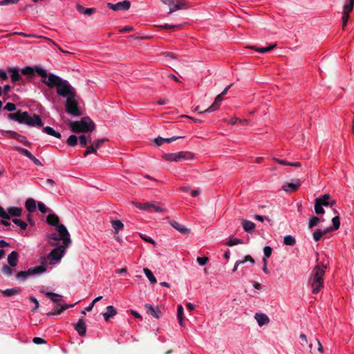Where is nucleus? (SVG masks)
<instances>
[{
    "label": "nucleus",
    "instance_id": "1",
    "mask_svg": "<svg viewBox=\"0 0 354 354\" xmlns=\"http://www.w3.org/2000/svg\"><path fill=\"white\" fill-rule=\"evenodd\" d=\"M48 237L53 241H62V244L57 245L47 256L49 264L56 265L60 262L65 254L66 248L71 243L70 234L64 225H59L57 227V232L50 234Z\"/></svg>",
    "mask_w": 354,
    "mask_h": 354
},
{
    "label": "nucleus",
    "instance_id": "2",
    "mask_svg": "<svg viewBox=\"0 0 354 354\" xmlns=\"http://www.w3.org/2000/svg\"><path fill=\"white\" fill-rule=\"evenodd\" d=\"M44 84L49 88L55 87L57 95L64 98L75 95V89L70 83L53 73L48 74L47 79L44 80Z\"/></svg>",
    "mask_w": 354,
    "mask_h": 354
},
{
    "label": "nucleus",
    "instance_id": "3",
    "mask_svg": "<svg viewBox=\"0 0 354 354\" xmlns=\"http://www.w3.org/2000/svg\"><path fill=\"white\" fill-rule=\"evenodd\" d=\"M326 266L324 264H317L311 272L309 279V283L312 288L313 294H317L324 287V275L325 274Z\"/></svg>",
    "mask_w": 354,
    "mask_h": 354
},
{
    "label": "nucleus",
    "instance_id": "4",
    "mask_svg": "<svg viewBox=\"0 0 354 354\" xmlns=\"http://www.w3.org/2000/svg\"><path fill=\"white\" fill-rule=\"evenodd\" d=\"M8 118L30 127H41L44 124L39 115L33 114L30 115L27 111L9 113Z\"/></svg>",
    "mask_w": 354,
    "mask_h": 354
},
{
    "label": "nucleus",
    "instance_id": "5",
    "mask_svg": "<svg viewBox=\"0 0 354 354\" xmlns=\"http://www.w3.org/2000/svg\"><path fill=\"white\" fill-rule=\"evenodd\" d=\"M71 128L74 132H87L92 131L95 128V125L89 118L85 117L82 118L80 121L72 122Z\"/></svg>",
    "mask_w": 354,
    "mask_h": 354
},
{
    "label": "nucleus",
    "instance_id": "6",
    "mask_svg": "<svg viewBox=\"0 0 354 354\" xmlns=\"http://www.w3.org/2000/svg\"><path fill=\"white\" fill-rule=\"evenodd\" d=\"M162 157L167 161L180 162L185 160L193 159L194 155L188 151H180L176 153H165Z\"/></svg>",
    "mask_w": 354,
    "mask_h": 354
},
{
    "label": "nucleus",
    "instance_id": "7",
    "mask_svg": "<svg viewBox=\"0 0 354 354\" xmlns=\"http://www.w3.org/2000/svg\"><path fill=\"white\" fill-rule=\"evenodd\" d=\"M66 99L65 104L66 111L73 115L79 116L81 112L78 108V102L77 95L68 97Z\"/></svg>",
    "mask_w": 354,
    "mask_h": 354
},
{
    "label": "nucleus",
    "instance_id": "8",
    "mask_svg": "<svg viewBox=\"0 0 354 354\" xmlns=\"http://www.w3.org/2000/svg\"><path fill=\"white\" fill-rule=\"evenodd\" d=\"M21 73L24 75H29L30 77L34 76L35 73H37L41 78V82L44 83V80H46L48 74L44 68L41 66H26L21 69Z\"/></svg>",
    "mask_w": 354,
    "mask_h": 354
},
{
    "label": "nucleus",
    "instance_id": "9",
    "mask_svg": "<svg viewBox=\"0 0 354 354\" xmlns=\"http://www.w3.org/2000/svg\"><path fill=\"white\" fill-rule=\"evenodd\" d=\"M22 214V209L18 207H10L5 209L0 205V217L3 219H9L10 216L18 217Z\"/></svg>",
    "mask_w": 354,
    "mask_h": 354
},
{
    "label": "nucleus",
    "instance_id": "10",
    "mask_svg": "<svg viewBox=\"0 0 354 354\" xmlns=\"http://www.w3.org/2000/svg\"><path fill=\"white\" fill-rule=\"evenodd\" d=\"M107 6L109 8L114 10H128L130 8L131 3L128 0H124L123 1L118 2L116 3H108Z\"/></svg>",
    "mask_w": 354,
    "mask_h": 354
},
{
    "label": "nucleus",
    "instance_id": "11",
    "mask_svg": "<svg viewBox=\"0 0 354 354\" xmlns=\"http://www.w3.org/2000/svg\"><path fill=\"white\" fill-rule=\"evenodd\" d=\"M301 186V181L299 179H295L292 183H286L282 185V189L286 192L296 191Z\"/></svg>",
    "mask_w": 354,
    "mask_h": 354
},
{
    "label": "nucleus",
    "instance_id": "12",
    "mask_svg": "<svg viewBox=\"0 0 354 354\" xmlns=\"http://www.w3.org/2000/svg\"><path fill=\"white\" fill-rule=\"evenodd\" d=\"M45 261H46V259H44L41 261V266H35V267L29 268L28 270H29L30 275L32 276V275L41 274L45 272L47 270L46 266L45 265Z\"/></svg>",
    "mask_w": 354,
    "mask_h": 354
},
{
    "label": "nucleus",
    "instance_id": "13",
    "mask_svg": "<svg viewBox=\"0 0 354 354\" xmlns=\"http://www.w3.org/2000/svg\"><path fill=\"white\" fill-rule=\"evenodd\" d=\"M74 327L80 336H84L86 335V327L83 318H80L78 322L74 325Z\"/></svg>",
    "mask_w": 354,
    "mask_h": 354
},
{
    "label": "nucleus",
    "instance_id": "14",
    "mask_svg": "<svg viewBox=\"0 0 354 354\" xmlns=\"http://www.w3.org/2000/svg\"><path fill=\"white\" fill-rule=\"evenodd\" d=\"M254 318L257 320L259 326H263L270 322L269 317L264 313H256Z\"/></svg>",
    "mask_w": 354,
    "mask_h": 354
},
{
    "label": "nucleus",
    "instance_id": "15",
    "mask_svg": "<svg viewBox=\"0 0 354 354\" xmlns=\"http://www.w3.org/2000/svg\"><path fill=\"white\" fill-rule=\"evenodd\" d=\"M222 100L223 97H221V95H217L213 104L209 108H207L203 112H200L198 114L201 115L204 113H210L214 111L216 109V107L221 104Z\"/></svg>",
    "mask_w": 354,
    "mask_h": 354
},
{
    "label": "nucleus",
    "instance_id": "16",
    "mask_svg": "<svg viewBox=\"0 0 354 354\" xmlns=\"http://www.w3.org/2000/svg\"><path fill=\"white\" fill-rule=\"evenodd\" d=\"M7 70L11 73L10 77L12 82H19L22 79V77L19 74V70L17 68L8 67Z\"/></svg>",
    "mask_w": 354,
    "mask_h": 354
},
{
    "label": "nucleus",
    "instance_id": "17",
    "mask_svg": "<svg viewBox=\"0 0 354 354\" xmlns=\"http://www.w3.org/2000/svg\"><path fill=\"white\" fill-rule=\"evenodd\" d=\"M170 224L174 228L176 229V230H178L179 232H180L181 234H187L189 233L190 230L187 228L185 225H181L180 223H178L177 221H171L170 222Z\"/></svg>",
    "mask_w": 354,
    "mask_h": 354
},
{
    "label": "nucleus",
    "instance_id": "18",
    "mask_svg": "<svg viewBox=\"0 0 354 354\" xmlns=\"http://www.w3.org/2000/svg\"><path fill=\"white\" fill-rule=\"evenodd\" d=\"M117 314L116 309L113 306H108L106 307V312L102 314L105 321H109L110 318L114 317Z\"/></svg>",
    "mask_w": 354,
    "mask_h": 354
},
{
    "label": "nucleus",
    "instance_id": "19",
    "mask_svg": "<svg viewBox=\"0 0 354 354\" xmlns=\"http://www.w3.org/2000/svg\"><path fill=\"white\" fill-rule=\"evenodd\" d=\"M18 253L16 251H12L8 256V263L10 266L11 267H15L17 265L18 263Z\"/></svg>",
    "mask_w": 354,
    "mask_h": 354
},
{
    "label": "nucleus",
    "instance_id": "20",
    "mask_svg": "<svg viewBox=\"0 0 354 354\" xmlns=\"http://www.w3.org/2000/svg\"><path fill=\"white\" fill-rule=\"evenodd\" d=\"M185 8H187L185 3L180 2L178 0H176L174 1V4L169 8V14H171L177 10L184 9Z\"/></svg>",
    "mask_w": 354,
    "mask_h": 354
},
{
    "label": "nucleus",
    "instance_id": "21",
    "mask_svg": "<svg viewBox=\"0 0 354 354\" xmlns=\"http://www.w3.org/2000/svg\"><path fill=\"white\" fill-rule=\"evenodd\" d=\"M46 221L49 225L56 226V227L60 225L59 224V217L55 214H49L47 216Z\"/></svg>",
    "mask_w": 354,
    "mask_h": 354
},
{
    "label": "nucleus",
    "instance_id": "22",
    "mask_svg": "<svg viewBox=\"0 0 354 354\" xmlns=\"http://www.w3.org/2000/svg\"><path fill=\"white\" fill-rule=\"evenodd\" d=\"M145 308L147 310V313L153 315L156 318L159 317L160 310L159 309L153 308L151 304H147L145 305Z\"/></svg>",
    "mask_w": 354,
    "mask_h": 354
},
{
    "label": "nucleus",
    "instance_id": "23",
    "mask_svg": "<svg viewBox=\"0 0 354 354\" xmlns=\"http://www.w3.org/2000/svg\"><path fill=\"white\" fill-rule=\"evenodd\" d=\"M25 207L29 212H32L36 209V202L32 198H28L25 203Z\"/></svg>",
    "mask_w": 354,
    "mask_h": 354
},
{
    "label": "nucleus",
    "instance_id": "24",
    "mask_svg": "<svg viewBox=\"0 0 354 354\" xmlns=\"http://www.w3.org/2000/svg\"><path fill=\"white\" fill-rule=\"evenodd\" d=\"M42 131L46 134L54 136L57 138H61V134L50 127H45L43 128Z\"/></svg>",
    "mask_w": 354,
    "mask_h": 354
},
{
    "label": "nucleus",
    "instance_id": "25",
    "mask_svg": "<svg viewBox=\"0 0 354 354\" xmlns=\"http://www.w3.org/2000/svg\"><path fill=\"white\" fill-rule=\"evenodd\" d=\"M21 292V289L19 288H13L6 289L2 291V294L5 297H11L14 295H18Z\"/></svg>",
    "mask_w": 354,
    "mask_h": 354
},
{
    "label": "nucleus",
    "instance_id": "26",
    "mask_svg": "<svg viewBox=\"0 0 354 354\" xmlns=\"http://www.w3.org/2000/svg\"><path fill=\"white\" fill-rule=\"evenodd\" d=\"M177 318L178 320V323L180 326H184L185 323L183 321L184 319V311L183 308L181 305H178L177 308Z\"/></svg>",
    "mask_w": 354,
    "mask_h": 354
},
{
    "label": "nucleus",
    "instance_id": "27",
    "mask_svg": "<svg viewBox=\"0 0 354 354\" xmlns=\"http://www.w3.org/2000/svg\"><path fill=\"white\" fill-rule=\"evenodd\" d=\"M242 225H243V230L248 232L252 231L254 230V228L255 227V224L253 222H252L250 221H248V220H243V223H242Z\"/></svg>",
    "mask_w": 354,
    "mask_h": 354
},
{
    "label": "nucleus",
    "instance_id": "28",
    "mask_svg": "<svg viewBox=\"0 0 354 354\" xmlns=\"http://www.w3.org/2000/svg\"><path fill=\"white\" fill-rule=\"evenodd\" d=\"M75 304H65L62 306H56L51 312L52 315H59L60 314L63 310H66L71 307H73Z\"/></svg>",
    "mask_w": 354,
    "mask_h": 354
},
{
    "label": "nucleus",
    "instance_id": "29",
    "mask_svg": "<svg viewBox=\"0 0 354 354\" xmlns=\"http://www.w3.org/2000/svg\"><path fill=\"white\" fill-rule=\"evenodd\" d=\"M80 141V145L84 147H85L88 143L91 142L92 138L91 135L86 136V135H82L78 138Z\"/></svg>",
    "mask_w": 354,
    "mask_h": 354
},
{
    "label": "nucleus",
    "instance_id": "30",
    "mask_svg": "<svg viewBox=\"0 0 354 354\" xmlns=\"http://www.w3.org/2000/svg\"><path fill=\"white\" fill-rule=\"evenodd\" d=\"M44 294L46 296L48 297L52 301L55 303H58L62 298V295L52 292H45Z\"/></svg>",
    "mask_w": 354,
    "mask_h": 354
},
{
    "label": "nucleus",
    "instance_id": "31",
    "mask_svg": "<svg viewBox=\"0 0 354 354\" xmlns=\"http://www.w3.org/2000/svg\"><path fill=\"white\" fill-rule=\"evenodd\" d=\"M354 1L346 0L343 9V13L349 15L353 10Z\"/></svg>",
    "mask_w": 354,
    "mask_h": 354
},
{
    "label": "nucleus",
    "instance_id": "32",
    "mask_svg": "<svg viewBox=\"0 0 354 354\" xmlns=\"http://www.w3.org/2000/svg\"><path fill=\"white\" fill-rule=\"evenodd\" d=\"M277 44H271L269 45L268 47H263V48H257V47H252V49H254L257 52L261 53H266L272 49H274L276 47Z\"/></svg>",
    "mask_w": 354,
    "mask_h": 354
},
{
    "label": "nucleus",
    "instance_id": "33",
    "mask_svg": "<svg viewBox=\"0 0 354 354\" xmlns=\"http://www.w3.org/2000/svg\"><path fill=\"white\" fill-rule=\"evenodd\" d=\"M143 272L145 274V275L147 277V279H149V281L151 283H156V281H156V278L155 277V276L153 275V274L152 273V272L149 269L144 268L143 269Z\"/></svg>",
    "mask_w": 354,
    "mask_h": 354
},
{
    "label": "nucleus",
    "instance_id": "34",
    "mask_svg": "<svg viewBox=\"0 0 354 354\" xmlns=\"http://www.w3.org/2000/svg\"><path fill=\"white\" fill-rule=\"evenodd\" d=\"M111 225L114 229L115 233H118L124 227L123 223L119 220H113L111 221Z\"/></svg>",
    "mask_w": 354,
    "mask_h": 354
},
{
    "label": "nucleus",
    "instance_id": "35",
    "mask_svg": "<svg viewBox=\"0 0 354 354\" xmlns=\"http://www.w3.org/2000/svg\"><path fill=\"white\" fill-rule=\"evenodd\" d=\"M295 243L296 240L292 235H286L283 237V243L286 245L292 246Z\"/></svg>",
    "mask_w": 354,
    "mask_h": 354
},
{
    "label": "nucleus",
    "instance_id": "36",
    "mask_svg": "<svg viewBox=\"0 0 354 354\" xmlns=\"http://www.w3.org/2000/svg\"><path fill=\"white\" fill-rule=\"evenodd\" d=\"M30 276L29 270H28L19 272L16 275V278L20 281H26Z\"/></svg>",
    "mask_w": 354,
    "mask_h": 354
},
{
    "label": "nucleus",
    "instance_id": "37",
    "mask_svg": "<svg viewBox=\"0 0 354 354\" xmlns=\"http://www.w3.org/2000/svg\"><path fill=\"white\" fill-rule=\"evenodd\" d=\"M320 200H315V212L317 214H322L324 213V210L322 207V205L319 203Z\"/></svg>",
    "mask_w": 354,
    "mask_h": 354
},
{
    "label": "nucleus",
    "instance_id": "38",
    "mask_svg": "<svg viewBox=\"0 0 354 354\" xmlns=\"http://www.w3.org/2000/svg\"><path fill=\"white\" fill-rule=\"evenodd\" d=\"M12 222L16 225H17L18 227H19L21 230H26L27 228V223L22 221V220H20V219H18V218H13L12 219Z\"/></svg>",
    "mask_w": 354,
    "mask_h": 354
},
{
    "label": "nucleus",
    "instance_id": "39",
    "mask_svg": "<svg viewBox=\"0 0 354 354\" xmlns=\"http://www.w3.org/2000/svg\"><path fill=\"white\" fill-rule=\"evenodd\" d=\"M330 198L329 194H324L322 197L317 198L315 200H320L319 203L323 206H328L329 205L328 199Z\"/></svg>",
    "mask_w": 354,
    "mask_h": 354
},
{
    "label": "nucleus",
    "instance_id": "40",
    "mask_svg": "<svg viewBox=\"0 0 354 354\" xmlns=\"http://www.w3.org/2000/svg\"><path fill=\"white\" fill-rule=\"evenodd\" d=\"M77 141H78V138H77V137L76 136L71 135L68 138L66 143H67L68 145L73 147V146L77 145Z\"/></svg>",
    "mask_w": 354,
    "mask_h": 354
},
{
    "label": "nucleus",
    "instance_id": "41",
    "mask_svg": "<svg viewBox=\"0 0 354 354\" xmlns=\"http://www.w3.org/2000/svg\"><path fill=\"white\" fill-rule=\"evenodd\" d=\"M77 10L82 13H84L87 15H91L95 12L94 8H84L81 6H77Z\"/></svg>",
    "mask_w": 354,
    "mask_h": 354
},
{
    "label": "nucleus",
    "instance_id": "42",
    "mask_svg": "<svg viewBox=\"0 0 354 354\" xmlns=\"http://www.w3.org/2000/svg\"><path fill=\"white\" fill-rule=\"evenodd\" d=\"M15 150L19 151L21 154L26 156L27 158H30V156H32V153L27 149L21 148L20 147H16Z\"/></svg>",
    "mask_w": 354,
    "mask_h": 354
},
{
    "label": "nucleus",
    "instance_id": "43",
    "mask_svg": "<svg viewBox=\"0 0 354 354\" xmlns=\"http://www.w3.org/2000/svg\"><path fill=\"white\" fill-rule=\"evenodd\" d=\"M242 243H243V241L241 239L235 238V239L229 240L227 243V245L228 246L232 247V246H234V245H236L238 244H242Z\"/></svg>",
    "mask_w": 354,
    "mask_h": 354
},
{
    "label": "nucleus",
    "instance_id": "44",
    "mask_svg": "<svg viewBox=\"0 0 354 354\" xmlns=\"http://www.w3.org/2000/svg\"><path fill=\"white\" fill-rule=\"evenodd\" d=\"M2 134L3 136H6L9 138H12L15 139H17L19 136L17 133L12 131H2Z\"/></svg>",
    "mask_w": 354,
    "mask_h": 354
},
{
    "label": "nucleus",
    "instance_id": "45",
    "mask_svg": "<svg viewBox=\"0 0 354 354\" xmlns=\"http://www.w3.org/2000/svg\"><path fill=\"white\" fill-rule=\"evenodd\" d=\"M161 29H175V28H180L182 27L181 24H176V25H170L165 24L164 25H161L159 26Z\"/></svg>",
    "mask_w": 354,
    "mask_h": 354
},
{
    "label": "nucleus",
    "instance_id": "46",
    "mask_svg": "<svg viewBox=\"0 0 354 354\" xmlns=\"http://www.w3.org/2000/svg\"><path fill=\"white\" fill-rule=\"evenodd\" d=\"M319 221L320 219L317 216L312 217L308 223L309 228H313V227L316 226L319 222Z\"/></svg>",
    "mask_w": 354,
    "mask_h": 354
},
{
    "label": "nucleus",
    "instance_id": "47",
    "mask_svg": "<svg viewBox=\"0 0 354 354\" xmlns=\"http://www.w3.org/2000/svg\"><path fill=\"white\" fill-rule=\"evenodd\" d=\"M1 271L3 274L8 277L12 276L13 274L12 270L10 268V266L6 265L3 266Z\"/></svg>",
    "mask_w": 354,
    "mask_h": 354
},
{
    "label": "nucleus",
    "instance_id": "48",
    "mask_svg": "<svg viewBox=\"0 0 354 354\" xmlns=\"http://www.w3.org/2000/svg\"><path fill=\"white\" fill-rule=\"evenodd\" d=\"M136 207L140 209L150 210L151 209V203H138L136 205Z\"/></svg>",
    "mask_w": 354,
    "mask_h": 354
},
{
    "label": "nucleus",
    "instance_id": "49",
    "mask_svg": "<svg viewBox=\"0 0 354 354\" xmlns=\"http://www.w3.org/2000/svg\"><path fill=\"white\" fill-rule=\"evenodd\" d=\"M323 236H324V233L322 232V230H317L313 233V239L316 241H319Z\"/></svg>",
    "mask_w": 354,
    "mask_h": 354
},
{
    "label": "nucleus",
    "instance_id": "50",
    "mask_svg": "<svg viewBox=\"0 0 354 354\" xmlns=\"http://www.w3.org/2000/svg\"><path fill=\"white\" fill-rule=\"evenodd\" d=\"M332 222H333V226L332 227L333 228V230H337L340 225L339 217L338 216H335L334 218H333Z\"/></svg>",
    "mask_w": 354,
    "mask_h": 354
},
{
    "label": "nucleus",
    "instance_id": "51",
    "mask_svg": "<svg viewBox=\"0 0 354 354\" xmlns=\"http://www.w3.org/2000/svg\"><path fill=\"white\" fill-rule=\"evenodd\" d=\"M97 153V149L95 148V146H93V145H91V146H89L87 149L85 151V152L84 153V156H87L88 154H91V153Z\"/></svg>",
    "mask_w": 354,
    "mask_h": 354
},
{
    "label": "nucleus",
    "instance_id": "52",
    "mask_svg": "<svg viewBox=\"0 0 354 354\" xmlns=\"http://www.w3.org/2000/svg\"><path fill=\"white\" fill-rule=\"evenodd\" d=\"M228 122L231 124H235L237 122H239V123L246 122V123H248L249 121L248 120H242L241 119L238 118H230Z\"/></svg>",
    "mask_w": 354,
    "mask_h": 354
},
{
    "label": "nucleus",
    "instance_id": "53",
    "mask_svg": "<svg viewBox=\"0 0 354 354\" xmlns=\"http://www.w3.org/2000/svg\"><path fill=\"white\" fill-rule=\"evenodd\" d=\"M151 209L157 212H162L164 210V209L156 203H151Z\"/></svg>",
    "mask_w": 354,
    "mask_h": 354
},
{
    "label": "nucleus",
    "instance_id": "54",
    "mask_svg": "<svg viewBox=\"0 0 354 354\" xmlns=\"http://www.w3.org/2000/svg\"><path fill=\"white\" fill-rule=\"evenodd\" d=\"M196 261L200 266H205L208 261V258L207 257H198Z\"/></svg>",
    "mask_w": 354,
    "mask_h": 354
},
{
    "label": "nucleus",
    "instance_id": "55",
    "mask_svg": "<svg viewBox=\"0 0 354 354\" xmlns=\"http://www.w3.org/2000/svg\"><path fill=\"white\" fill-rule=\"evenodd\" d=\"M272 249L270 246H265L263 248V254L265 257H270L272 254Z\"/></svg>",
    "mask_w": 354,
    "mask_h": 354
},
{
    "label": "nucleus",
    "instance_id": "56",
    "mask_svg": "<svg viewBox=\"0 0 354 354\" xmlns=\"http://www.w3.org/2000/svg\"><path fill=\"white\" fill-rule=\"evenodd\" d=\"M4 109L8 111H14L16 110V106L13 103L8 102L4 106Z\"/></svg>",
    "mask_w": 354,
    "mask_h": 354
},
{
    "label": "nucleus",
    "instance_id": "57",
    "mask_svg": "<svg viewBox=\"0 0 354 354\" xmlns=\"http://www.w3.org/2000/svg\"><path fill=\"white\" fill-rule=\"evenodd\" d=\"M106 140H107V139H106V138H102V139L97 140L96 141H95L93 142V145L95 146V148L96 149H97Z\"/></svg>",
    "mask_w": 354,
    "mask_h": 354
},
{
    "label": "nucleus",
    "instance_id": "58",
    "mask_svg": "<svg viewBox=\"0 0 354 354\" xmlns=\"http://www.w3.org/2000/svg\"><path fill=\"white\" fill-rule=\"evenodd\" d=\"M38 209L41 213H46L47 212V207L46 206L41 202L38 203Z\"/></svg>",
    "mask_w": 354,
    "mask_h": 354
},
{
    "label": "nucleus",
    "instance_id": "59",
    "mask_svg": "<svg viewBox=\"0 0 354 354\" xmlns=\"http://www.w3.org/2000/svg\"><path fill=\"white\" fill-rule=\"evenodd\" d=\"M349 19V15L343 13L342 15V28H344L347 25Z\"/></svg>",
    "mask_w": 354,
    "mask_h": 354
},
{
    "label": "nucleus",
    "instance_id": "60",
    "mask_svg": "<svg viewBox=\"0 0 354 354\" xmlns=\"http://www.w3.org/2000/svg\"><path fill=\"white\" fill-rule=\"evenodd\" d=\"M300 339H301V342H300V344L302 346H306L307 344H308V340H307V337L306 336V335H304V333H301L299 336Z\"/></svg>",
    "mask_w": 354,
    "mask_h": 354
},
{
    "label": "nucleus",
    "instance_id": "61",
    "mask_svg": "<svg viewBox=\"0 0 354 354\" xmlns=\"http://www.w3.org/2000/svg\"><path fill=\"white\" fill-rule=\"evenodd\" d=\"M16 140H17L19 142L24 144V145H28V144L27 139L21 135L19 134V136Z\"/></svg>",
    "mask_w": 354,
    "mask_h": 354
},
{
    "label": "nucleus",
    "instance_id": "62",
    "mask_svg": "<svg viewBox=\"0 0 354 354\" xmlns=\"http://www.w3.org/2000/svg\"><path fill=\"white\" fill-rule=\"evenodd\" d=\"M30 300L34 303L35 306L33 308V310H36L39 308V301L38 300L33 296L30 297Z\"/></svg>",
    "mask_w": 354,
    "mask_h": 354
},
{
    "label": "nucleus",
    "instance_id": "63",
    "mask_svg": "<svg viewBox=\"0 0 354 354\" xmlns=\"http://www.w3.org/2000/svg\"><path fill=\"white\" fill-rule=\"evenodd\" d=\"M32 342L36 344H44L46 342L44 339L41 337H34L32 339Z\"/></svg>",
    "mask_w": 354,
    "mask_h": 354
},
{
    "label": "nucleus",
    "instance_id": "64",
    "mask_svg": "<svg viewBox=\"0 0 354 354\" xmlns=\"http://www.w3.org/2000/svg\"><path fill=\"white\" fill-rule=\"evenodd\" d=\"M35 165H41V162H40L39 160H38L35 156H34L33 155H32V156L30 157L29 158Z\"/></svg>",
    "mask_w": 354,
    "mask_h": 354
}]
</instances>
